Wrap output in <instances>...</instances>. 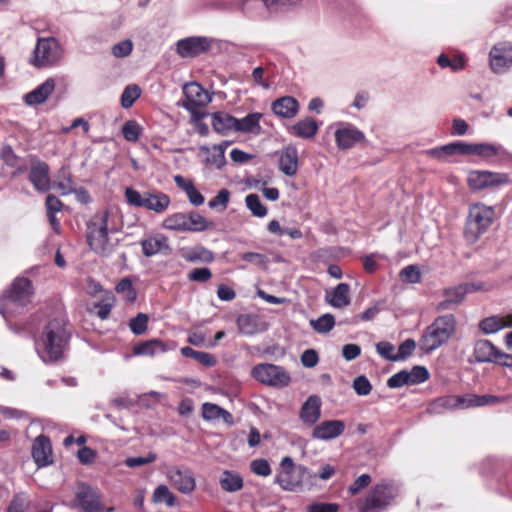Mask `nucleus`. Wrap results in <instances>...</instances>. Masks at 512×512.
Returning a JSON list of instances; mask_svg holds the SVG:
<instances>
[{
  "label": "nucleus",
  "mask_w": 512,
  "mask_h": 512,
  "mask_svg": "<svg viewBox=\"0 0 512 512\" xmlns=\"http://www.w3.org/2000/svg\"><path fill=\"white\" fill-rule=\"evenodd\" d=\"M506 154L505 149L499 144L492 143H473L472 155H477L484 159H489L494 156Z\"/></svg>",
  "instance_id": "nucleus-37"
},
{
  "label": "nucleus",
  "mask_w": 512,
  "mask_h": 512,
  "mask_svg": "<svg viewBox=\"0 0 512 512\" xmlns=\"http://www.w3.org/2000/svg\"><path fill=\"white\" fill-rule=\"evenodd\" d=\"M153 501L165 502L168 506L175 504L176 498L166 485H159L153 493Z\"/></svg>",
  "instance_id": "nucleus-51"
},
{
  "label": "nucleus",
  "mask_w": 512,
  "mask_h": 512,
  "mask_svg": "<svg viewBox=\"0 0 512 512\" xmlns=\"http://www.w3.org/2000/svg\"><path fill=\"white\" fill-rule=\"evenodd\" d=\"M118 294H121L123 298L128 302H133L136 299V291L132 285V282L129 278H123L116 285L115 288Z\"/></svg>",
  "instance_id": "nucleus-49"
},
{
  "label": "nucleus",
  "mask_w": 512,
  "mask_h": 512,
  "mask_svg": "<svg viewBox=\"0 0 512 512\" xmlns=\"http://www.w3.org/2000/svg\"><path fill=\"white\" fill-rule=\"evenodd\" d=\"M62 57V48L55 38H39L31 63L35 67H47L57 63Z\"/></svg>",
  "instance_id": "nucleus-9"
},
{
  "label": "nucleus",
  "mask_w": 512,
  "mask_h": 512,
  "mask_svg": "<svg viewBox=\"0 0 512 512\" xmlns=\"http://www.w3.org/2000/svg\"><path fill=\"white\" fill-rule=\"evenodd\" d=\"M181 354L185 357L195 359L198 363L205 367H212L217 362L214 355L207 352L196 351L189 346L181 348Z\"/></svg>",
  "instance_id": "nucleus-41"
},
{
  "label": "nucleus",
  "mask_w": 512,
  "mask_h": 512,
  "mask_svg": "<svg viewBox=\"0 0 512 512\" xmlns=\"http://www.w3.org/2000/svg\"><path fill=\"white\" fill-rule=\"evenodd\" d=\"M229 199L230 192L227 189H221L215 197L209 200L208 206L211 209L224 211L228 206Z\"/></svg>",
  "instance_id": "nucleus-50"
},
{
  "label": "nucleus",
  "mask_w": 512,
  "mask_h": 512,
  "mask_svg": "<svg viewBox=\"0 0 512 512\" xmlns=\"http://www.w3.org/2000/svg\"><path fill=\"white\" fill-rule=\"evenodd\" d=\"M56 82L53 78L46 79L42 84L30 91L24 96V101L29 106L43 104L53 93Z\"/></svg>",
  "instance_id": "nucleus-19"
},
{
  "label": "nucleus",
  "mask_w": 512,
  "mask_h": 512,
  "mask_svg": "<svg viewBox=\"0 0 512 512\" xmlns=\"http://www.w3.org/2000/svg\"><path fill=\"white\" fill-rule=\"evenodd\" d=\"M29 181L35 190L40 192L48 191L51 187L48 164L43 161L33 162L29 172Z\"/></svg>",
  "instance_id": "nucleus-18"
},
{
  "label": "nucleus",
  "mask_w": 512,
  "mask_h": 512,
  "mask_svg": "<svg viewBox=\"0 0 512 512\" xmlns=\"http://www.w3.org/2000/svg\"><path fill=\"white\" fill-rule=\"evenodd\" d=\"M183 93L186 97L183 107L187 109L202 107L211 101L209 94L196 82L185 84L183 87Z\"/></svg>",
  "instance_id": "nucleus-15"
},
{
  "label": "nucleus",
  "mask_w": 512,
  "mask_h": 512,
  "mask_svg": "<svg viewBox=\"0 0 512 512\" xmlns=\"http://www.w3.org/2000/svg\"><path fill=\"white\" fill-rule=\"evenodd\" d=\"M32 457L38 467H45L53 462L52 445L45 435H39L32 444Z\"/></svg>",
  "instance_id": "nucleus-17"
},
{
  "label": "nucleus",
  "mask_w": 512,
  "mask_h": 512,
  "mask_svg": "<svg viewBox=\"0 0 512 512\" xmlns=\"http://www.w3.org/2000/svg\"><path fill=\"white\" fill-rule=\"evenodd\" d=\"M490 67L493 72L501 74L512 66V44L499 43L490 51Z\"/></svg>",
  "instance_id": "nucleus-13"
},
{
  "label": "nucleus",
  "mask_w": 512,
  "mask_h": 512,
  "mask_svg": "<svg viewBox=\"0 0 512 512\" xmlns=\"http://www.w3.org/2000/svg\"><path fill=\"white\" fill-rule=\"evenodd\" d=\"M221 407L213 403H204L202 405V417L205 420L212 421L220 419Z\"/></svg>",
  "instance_id": "nucleus-64"
},
{
  "label": "nucleus",
  "mask_w": 512,
  "mask_h": 512,
  "mask_svg": "<svg viewBox=\"0 0 512 512\" xmlns=\"http://www.w3.org/2000/svg\"><path fill=\"white\" fill-rule=\"evenodd\" d=\"M221 488L226 492H236L243 488V479L239 473L225 470L219 479Z\"/></svg>",
  "instance_id": "nucleus-36"
},
{
  "label": "nucleus",
  "mask_w": 512,
  "mask_h": 512,
  "mask_svg": "<svg viewBox=\"0 0 512 512\" xmlns=\"http://www.w3.org/2000/svg\"><path fill=\"white\" fill-rule=\"evenodd\" d=\"M145 196L146 192L140 193L132 187L125 189V199L130 206L142 208L145 203Z\"/></svg>",
  "instance_id": "nucleus-54"
},
{
  "label": "nucleus",
  "mask_w": 512,
  "mask_h": 512,
  "mask_svg": "<svg viewBox=\"0 0 512 512\" xmlns=\"http://www.w3.org/2000/svg\"><path fill=\"white\" fill-rule=\"evenodd\" d=\"M345 427L342 420H325L313 428L312 437L317 440L329 441L342 435Z\"/></svg>",
  "instance_id": "nucleus-16"
},
{
  "label": "nucleus",
  "mask_w": 512,
  "mask_h": 512,
  "mask_svg": "<svg viewBox=\"0 0 512 512\" xmlns=\"http://www.w3.org/2000/svg\"><path fill=\"white\" fill-rule=\"evenodd\" d=\"M476 407H482L487 405H496L512 401V394L505 396H494V395H476L475 394Z\"/></svg>",
  "instance_id": "nucleus-47"
},
{
  "label": "nucleus",
  "mask_w": 512,
  "mask_h": 512,
  "mask_svg": "<svg viewBox=\"0 0 512 512\" xmlns=\"http://www.w3.org/2000/svg\"><path fill=\"white\" fill-rule=\"evenodd\" d=\"M371 476L368 474H362L355 479V481L349 486L348 491L351 495H357L364 488L368 487L371 483Z\"/></svg>",
  "instance_id": "nucleus-61"
},
{
  "label": "nucleus",
  "mask_w": 512,
  "mask_h": 512,
  "mask_svg": "<svg viewBox=\"0 0 512 512\" xmlns=\"http://www.w3.org/2000/svg\"><path fill=\"white\" fill-rule=\"evenodd\" d=\"M326 301L334 308H344L351 302L350 287L346 283L338 284L326 294Z\"/></svg>",
  "instance_id": "nucleus-29"
},
{
  "label": "nucleus",
  "mask_w": 512,
  "mask_h": 512,
  "mask_svg": "<svg viewBox=\"0 0 512 512\" xmlns=\"http://www.w3.org/2000/svg\"><path fill=\"white\" fill-rule=\"evenodd\" d=\"M30 507V499L27 493H15L7 507L6 512H26Z\"/></svg>",
  "instance_id": "nucleus-43"
},
{
  "label": "nucleus",
  "mask_w": 512,
  "mask_h": 512,
  "mask_svg": "<svg viewBox=\"0 0 512 512\" xmlns=\"http://www.w3.org/2000/svg\"><path fill=\"white\" fill-rule=\"evenodd\" d=\"M132 50H133L132 41L129 39H126V40L116 43L112 47V54L116 58H123V57L129 56L131 54Z\"/></svg>",
  "instance_id": "nucleus-59"
},
{
  "label": "nucleus",
  "mask_w": 512,
  "mask_h": 512,
  "mask_svg": "<svg viewBox=\"0 0 512 512\" xmlns=\"http://www.w3.org/2000/svg\"><path fill=\"white\" fill-rule=\"evenodd\" d=\"M143 254L152 257L163 250H170L168 238L163 235L148 237L140 242Z\"/></svg>",
  "instance_id": "nucleus-30"
},
{
  "label": "nucleus",
  "mask_w": 512,
  "mask_h": 512,
  "mask_svg": "<svg viewBox=\"0 0 512 512\" xmlns=\"http://www.w3.org/2000/svg\"><path fill=\"white\" fill-rule=\"evenodd\" d=\"M237 118L225 112H217L212 115L213 129L222 135H226L231 131L235 132V124Z\"/></svg>",
  "instance_id": "nucleus-34"
},
{
  "label": "nucleus",
  "mask_w": 512,
  "mask_h": 512,
  "mask_svg": "<svg viewBox=\"0 0 512 512\" xmlns=\"http://www.w3.org/2000/svg\"><path fill=\"white\" fill-rule=\"evenodd\" d=\"M166 476L171 485L182 494H191L196 488V480L193 472L187 467L172 466Z\"/></svg>",
  "instance_id": "nucleus-10"
},
{
  "label": "nucleus",
  "mask_w": 512,
  "mask_h": 512,
  "mask_svg": "<svg viewBox=\"0 0 512 512\" xmlns=\"http://www.w3.org/2000/svg\"><path fill=\"white\" fill-rule=\"evenodd\" d=\"M32 295L31 281L24 277L16 278L0 300V313L6 320L15 314L21 313L23 308L31 302Z\"/></svg>",
  "instance_id": "nucleus-2"
},
{
  "label": "nucleus",
  "mask_w": 512,
  "mask_h": 512,
  "mask_svg": "<svg viewBox=\"0 0 512 512\" xmlns=\"http://www.w3.org/2000/svg\"><path fill=\"white\" fill-rule=\"evenodd\" d=\"M282 471L275 477L277 483L285 491H297L307 478L313 477L311 471L303 466H296L292 458L286 456L281 460Z\"/></svg>",
  "instance_id": "nucleus-7"
},
{
  "label": "nucleus",
  "mask_w": 512,
  "mask_h": 512,
  "mask_svg": "<svg viewBox=\"0 0 512 512\" xmlns=\"http://www.w3.org/2000/svg\"><path fill=\"white\" fill-rule=\"evenodd\" d=\"M472 144L473 143H465L462 141H456L448 144V149L450 151V155H472Z\"/></svg>",
  "instance_id": "nucleus-63"
},
{
  "label": "nucleus",
  "mask_w": 512,
  "mask_h": 512,
  "mask_svg": "<svg viewBox=\"0 0 512 512\" xmlns=\"http://www.w3.org/2000/svg\"><path fill=\"white\" fill-rule=\"evenodd\" d=\"M428 378H429V372L423 366H414L410 371H408V379H409L410 385L423 383Z\"/></svg>",
  "instance_id": "nucleus-56"
},
{
  "label": "nucleus",
  "mask_w": 512,
  "mask_h": 512,
  "mask_svg": "<svg viewBox=\"0 0 512 512\" xmlns=\"http://www.w3.org/2000/svg\"><path fill=\"white\" fill-rule=\"evenodd\" d=\"M181 255L187 262L191 263H211L214 260L213 252L201 245L183 249Z\"/></svg>",
  "instance_id": "nucleus-35"
},
{
  "label": "nucleus",
  "mask_w": 512,
  "mask_h": 512,
  "mask_svg": "<svg viewBox=\"0 0 512 512\" xmlns=\"http://www.w3.org/2000/svg\"><path fill=\"white\" fill-rule=\"evenodd\" d=\"M353 389L360 396L368 395L372 390V385L364 375L358 376L353 381Z\"/></svg>",
  "instance_id": "nucleus-58"
},
{
  "label": "nucleus",
  "mask_w": 512,
  "mask_h": 512,
  "mask_svg": "<svg viewBox=\"0 0 512 512\" xmlns=\"http://www.w3.org/2000/svg\"><path fill=\"white\" fill-rule=\"evenodd\" d=\"M262 114L255 112L238 119L235 124V132L259 134L261 132L260 120Z\"/></svg>",
  "instance_id": "nucleus-33"
},
{
  "label": "nucleus",
  "mask_w": 512,
  "mask_h": 512,
  "mask_svg": "<svg viewBox=\"0 0 512 512\" xmlns=\"http://www.w3.org/2000/svg\"><path fill=\"white\" fill-rule=\"evenodd\" d=\"M397 496V489L393 483L381 480L373 485L365 498L356 504L357 512H383Z\"/></svg>",
  "instance_id": "nucleus-6"
},
{
  "label": "nucleus",
  "mask_w": 512,
  "mask_h": 512,
  "mask_svg": "<svg viewBox=\"0 0 512 512\" xmlns=\"http://www.w3.org/2000/svg\"><path fill=\"white\" fill-rule=\"evenodd\" d=\"M142 133V127L135 120H128L122 127V134L128 142L138 141Z\"/></svg>",
  "instance_id": "nucleus-46"
},
{
  "label": "nucleus",
  "mask_w": 512,
  "mask_h": 512,
  "mask_svg": "<svg viewBox=\"0 0 512 512\" xmlns=\"http://www.w3.org/2000/svg\"><path fill=\"white\" fill-rule=\"evenodd\" d=\"M250 469L254 474L261 477H267L272 472L269 462L263 458L251 461Z\"/></svg>",
  "instance_id": "nucleus-57"
},
{
  "label": "nucleus",
  "mask_w": 512,
  "mask_h": 512,
  "mask_svg": "<svg viewBox=\"0 0 512 512\" xmlns=\"http://www.w3.org/2000/svg\"><path fill=\"white\" fill-rule=\"evenodd\" d=\"M108 218L109 212L102 210L95 213L87 223V243L91 250L102 256H108L113 251L108 237Z\"/></svg>",
  "instance_id": "nucleus-5"
},
{
  "label": "nucleus",
  "mask_w": 512,
  "mask_h": 512,
  "mask_svg": "<svg viewBox=\"0 0 512 512\" xmlns=\"http://www.w3.org/2000/svg\"><path fill=\"white\" fill-rule=\"evenodd\" d=\"M148 320L147 314L140 312L130 320L129 328L135 335H142L147 330Z\"/></svg>",
  "instance_id": "nucleus-53"
},
{
  "label": "nucleus",
  "mask_w": 512,
  "mask_h": 512,
  "mask_svg": "<svg viewBox=\"0 0 512 512\" xmlns=\"http://www.w3.org/2000/svg\"><path fill=\"white\" fill-rule=\"evenodd\" d=\"M311 327L318 333H327L333 329L335 325L334 316L331 314H324L318 319L310 321Z\"/></svg>",
  "instance_id": "nucleus-45"
},
{
  "label": "nucleus",
  "mask_w": 512,
  "mask_h": 512,
  "mask_svg": "<svg viewBox=\"0 0 512 512\" xmlns=\"http://www.w3.org/2000/svg\"><path fill=\"white\" fill-rule=\"evenodd\" d=\"M402 281L407 283H419L421 280V272L415 265H408L403 268L400 272Z\"/></svg>",
  "instance_id": "nucleus-55"
},
{
  "label": "nucleus",
  "mask_w": 512,
  "mask_h": 512,
  "mask_svg": "<svg viewBox=\"0 0 512 512\" xmlns=\"http://www.w3.org/2000/svg\"><path fill=\"white\" fill-rule=\"evenodd\" d=\"M470 286H462L458 285L452 288H448L444 292L445 300L441 301L437 305V309L439 311L448 310L451 306H456L460 304L466 294L470 293Z\"/></svg>",
  "instance_id": "nucleus-26"
},
{
  "label": "nucleus",
  "mask_w": 512,
  "mask_h": 512,
  "mask_svg": "<svg viewBox=\"0 0 512 512\" xmlns=\"http://www.w3.org/2000/svg\"><path fill=\"white\" fill-rule=\"evenodd\" d=\"M69 335L65 329V321L62 318L50 320L45 326L42 336L36 342V351L45 363L60 360Z\"/></svg>",
  "instance_id": "nucleus-1"
},
{
  "label": "nucleus",
  "mask_w": 512,
  "mask_h": 512,
  "mask_svg": "<svg viewBox=\"0 0 512 512\" xmlns=\"http://www.w3.org/2000/svg\"><path fill=\"white\" fill-rule=\"evenodd\" d=\"M498 348L495 347L489 340H478L474 345L473 356L478 363H494L497 361Z\"/></svg>",
  "instance_id": "nucleus-28"
},
{
  "label": "nucleus",
  "mask_w": 512,
  "mask_h": 512,
  "mask_svg": "<svg viewBox=\"0 0 512 512\" xmlns=\"http://www.w3.org/2000/svg\"><path fill=\"white\" fill-rule=\"evenodd\" d=\"M245 204L255 217L263 218L268 213L267 208L262 204L257 194H248L245 198Z\"/></svg>",
  "instance_id": "nucleus-44"
},
{
  "label": "nucleus",
  "mask_w": 512,
  "mask_h": 512,
  "mask_svg": "<svg viewBox=\"0 0 512 512\" xmlns=\"http://www.w3.org/2000/svg\"><path fill=\"white\" fill-rule=\"evenodd\" d=\"M228 144V142H224L219 145H213L212 147L201 146L200 151L206 155L205 164L221 169L226 164L225 149Z\"/></svg>",
  "instance_id": "nucleus-24"
},
{
  "label": "nucleus",
  "mask_w": 512,
  "mask_h": 512,
  "mask_svg": "<svg viewBox=\"0 0 512 512\" xmlns=\"http://www.w3.org/2000/svg\"><path fill=\"white\" fill-rule=\"evenodd\" d=\"M456 396L454 395H446L436 398L429 404L428 411L434 414H440L447 410L457 409Z\"/></svg>",
  "instance_id": "nucleus-39"
},
{
  "label": "nucleus",
  "mask_w": 512,
  "mask_h": 512,
  "mask_svg": "<svg viewBox=\"0 0 512 512\" xmlns=\"http://www.w3.org/2000/svg\"><path fill=\"white\" fill-rule=\"evenodd\" d=\"M273 7L267 0H243L241 11L249 17L261 16L269 8Z\"/></svg>",
  "instance_id": "nucleus-38"
},
{
  "label": "nucleus",
  "mask_w": 512,
  "mask_h": 512,
  "mask_svg": "<svg viewBox=\"0 0 512 512\" xmlns=\"http://www.w3.org/2000/svg\"><path fill=\"white\" fill-rule=\"evenodd\" d=\"M321 417V400L316 395H311L303 403L300 411V419L304 424L314 425Z\"/></svg>",
  "instance_id": "nucleus-21"
},
{
  "label": "nucleus",
  "mask_w": 512,
  "mask_h": 512,
  "mask_svg": "<svg viewBox=\"0 0 512 512\" xmlns=\"http://www.w3.org/2000/svg\"><path fill=\"white\" fill-rule=\"evenodd\" d=\"M468 185L473 190H481L487 188L486 171H472L468 176Z\"/></svg>",
  "instance_id": "nucleus-52"
},
{
  "label": "nucleus",
  "mask_w": 512,
  "mask_h": 512,
  "mask_svg": "<svg viewBox=\"0 0 512 512\" xmlns=\"http://www.w3.org/2000/svg\"><path fill=\"white\" fill-rule=\"evenodd\" d=\"M416 347V343L413 339H406L402 342L398 348V352L396 353V361L405 360L409 357Z\"/></svg>",
  "instance_id": "nucleus-62"
},
{
  "label": "nucleus",
  "mask_w": 512,
  "mask_h": 512,
  "mask_svg": "<svg viewBox=\"0 0 512 512\" xmlns=\"http://www.w3.org/2000/svg\"><path fill=\"white\" fill-rule=\"evenodd\" d=\"M251 375L258 382L275 388L287 387L291 382V377L285 368L270 363L254 366Z\"/></svg>",
  "instance_id": "nucleus-8"
},
{
  "label": "nucleus",
  "mask_w": 512,
  "mask_h": 512,
  "mask_svg": "<svg viewBox=\"0 0 512 512\" xmlns=\"http://www.w3.org/2000/svg\"><path fill=\"white\" fill-rule=\"evenodd\" d=\"M319 130L317 121L312 117H306L291 127H289V133L295 137L302 139H312L316 136Z\"/></svg>",
  "instance_id": "nucleus-25"
},
{
  "label": "nucleus",
  "mask_w": 512,
  "mask_h": 512,
  "mask_svg": "<svg viewBox=\"0 0 512 512\" xmlns=\"http://www.w3.org/2000/svg\"><path fill=\"white\" fill-rule=\"evenodd\" d=\"M279 168L287 176H293L298 170V153L296 148L287 147L280 156Z\"/></svg>",
  "instance_id": "nucleus-31"
},
{
  "label": "nucleus",
  "mask_w": 512,
  "mask_h": 512,
  "mask_svg": "<svg viewBox=\"0 0 512 512\" xmlns=\"http://www.w3.org/2000/svg\"><path fill=\"white\" fill-rule=\"evenodd\" d=\"M185 213L177 212L168 215L162 222V227L175 232H185Z\"/></svg>",
  "instance_id": "nucleus-42"
},
{
  "label": "nucleus",
  "mask_w": 512,
  "mask_h": 512,
  "mask_svg": "<svg viewBox=\"0 0 512 512\" xmlns=\"http://www.w3.org/2000/svg\"><path fill=\"white\" fill-rule=\"evenodd\" d=\"M141 90L137 85H128L121 95V105L123 108H130L140 97Z\"/></svg>",
  "instance_id": "nucleus-48"
},
{
  "label": "nucleus",
  "mask_w": 512,
  "mask_h": 512,
  "mask_svg": "<svg viewBox=\"0 0 512 512\" xmlns=\"http://www.w3.org/2000/svg\"><path fill=\"white\" fill-rule=\"evenodd\" d=\"M157 459V454L149 452L145 457H129L125 460V465L130 468L143 466L146 464L153 463Z\"/></svg>",
  "instance_id": "nucleus-60"
},
{
  "label": "nucleus",
  "mask_w": 512,
  "mask_h": 512,
  "mask_svg": "<svg viewBox=\"0 0 512 512\" xmlns=\"http://www.w3.org/2000/svg\"><path fill=\"white\" fill-rule=\"evenodd\" d=\"M335 141L339 150H348L353 148L357 143L365 140V135L355 126L342 123L334 132Z\"/></svg>",
  "instance_id": "nucleus-12"
},
{
  "label": "nucleus",
  "mask_w": 512,
  "mask_h": 512,
  "mask_svg": "<svg viewBox=\"0 0 512 512\" xmlns=\"http://www.w3.org/2000/svg\"><path fill=\"white\" fill-rule=\"evenodd\" d=\"M210 47L211 40L202 36L188 37L177 42V52L183 58L195 57Z\"/></svg>",
  "instance_id": "nucleus-14"
},
{
  "label": "nucleus",
  "mask_w": 512,
  "mask_h": 512,
  "mask_svg": "<svg viewBox=\"0 0 512 512\" xmlns=\"http://www.w3.org/2000/svg\"><path fill=\"white\" fill-rule=\"evenodd\" d=\"M165 351V345L159 340H149L142 342L133 348L135 355L153 356L156 353H163Z\"/></svg>",
  "instance_id": "nucleus-40"
},
{
  "label": "nucleus",
  "mask_w": 512,
  "mask_h": 512,
  "mask_svg": "<svg viewBox=\"0 0 512 512\" xmlns=\"http://www.w3.org/2000/svg\"><path fill=\"white\" fill-rule=\"evenodd\" d=\"M271 109L278 117L290 119L298 114L299 103L294 97L284 96L276 99Z\"/></svg>",
  "instance_id": "nucleus-22"
},
{
  "label": "nucleus",
  "mask_w": 512,
  "mask_h": 512,
  "mask_svg": "<svg viewBox=\"0 0 512 512\" xmlns=\"http://www.w3.org/2000/svg\"><path fill=\"white\" fill-rule=\"evenodd\" d=\"M171 204L170 197L158 190L146 191L144 208L161 214L165 212Z\"/></svg>",
  "instance_id": "nucleus-23"
},
{
  "label": "nucleus",
  "mask_w": 512,
  "mask_h": 512,
  "mask_svg": "<svg viewBox=\"0 0 512 512\" xmlns=\"http://www.w3.org/2000/svg\"><path fill=\"white\" fill-rule=\"evenodd\" d=\"M505 327H512V315L505 317L491 316L479 323L480 330L485 334L496 333Z\"/></svg>",
  "instance_id": "nucleus-32"
},
{
  "label": "nucleus",
  "mask_w": 512,
  "mask_h": 512,
  "mask_svg": "<svg viewBox=\"0 0 512 512\" xmlns=\"http://www.w3.org/2000/svg\"><path fill=\"white\" fill-rule=\"evenodd\" d=\"M237 326L240 333L254 335L267 329V324L256 314H241L237 318Z\"/></svg>",
  "instance_id": "nucleus-20"
},
{
  "label": "nucleus",
  "mask_w": 512,
  "mask_h": 512,
  "mask_svg": "<svg viewBox=\"0 0 512 512\" xmlns=\"http://www.w3.org/2000/svg\"><path fill=\"white\" fill-rule=\"evenodd\" d=\"M495 218V209L483 203H473L469 206L465 223L464 237L470 244L475 243L488 231Z\"/></svg>",
  "instance_id": "nucleus-4"
},
{
  "label": "nucleus",
  "mask_w": 512,
  "mask_h": 512,
  "mask_svg": "<svg viewBox=\"0 0 512 512\" xmlns=\"http://www.w3.org/2000/svg\"><path fill=\"white\" fill-rule=\"evenodd\" d=\"M75 496L78 506L85 512H103L105 510L99 493L90 485L81 483L77 488Z\"/></svg>",
  "instance_id": "nucleus-11"
},
{
  "label": "nucleus",
  "mask_w": 512,
  "mask_h": 512,
  "mask_svg": "<svg viewBox=\"0 0 512 512\" xmlns=\"http://www.w3.org/2000/svg\"><path fill=\"white\" fill-rule=\"evenodd\" d=\"M456 319L452 314L437 317L429 325L419 340V346L430 353L445 344L455 333Z\"/></svg>",
  "instance_id": "nucleus-3"
},
{
  "label": "nucleus",
  "mask_w": 512,
  "mask_h": 512,
  "mask_svg": "<svg viewBox=\"0 0 512 512\" xmlns=\"http://www.w3.org/2000/svg\"><path fill=\"white\" fill-rule=\"evenodd\" d=\"M185 232H203L209 229H213L215 224L212 221L206 219L198 211L191 210L185 213Z\"/></svg>",
  "instance_id": "nucleus-27"
}]
</instances>
